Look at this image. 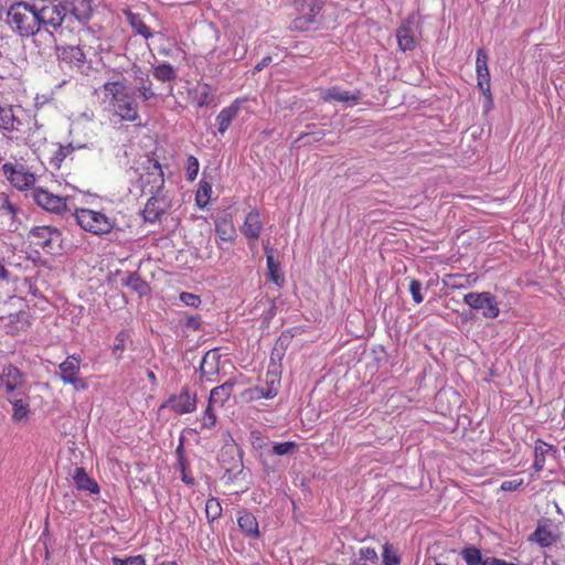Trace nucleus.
Masks as SVG:
<instances>
[{"instance_id": "5fc2aeb1", "label": "nucleus", "mask_w": 565, "mask_h": 565, "mask_svg": "<svg viewBox=\"0 0 565 565\" xmlns=\"http://www.w3.org/2000/svg\"><path fill=\"white\" fill-rule=\"evenodd\" d=\"M131 72H132L134 79L137 83V85L147 84L148 82H151L149 74L146 71H143L140 66H138L137 64L132 65Z\"/></svg>"}, {"instance_id": "79ce46f5", "label": "nucleus", "mask_w": 565, "mask_h": 565, "mask_svg": "<svg viewBox=\"0 0 565 565\" xmlns=\"http://www.w3.org/2000/svg\"><path fill=\"white\" fill-rule=\"evenodd\" d=\"M18 210V206L11 202L9 196L4 192H0V213L8 215L12 221H14Z\"/></svg>"}, {"instance_id": "1a4fd4ad", "label": "nucleus", "mask_w": 565, "mask_h": 565, "mask_svg": "<svg viewBox=\"0 0 565 565\" xmlns=\"http://www.w3.org/2000/svg\"><path fill=\"white\" fill-rule=\"evenodd\" d=\"M2 173L10 184L20 190L24 191L35 183V175L24 164L6 162L2 164Z\"/></svg>"}, {"instance_id": "f704fd0d", "label": "nucleus", "mask_w": 565, "mask_h": 565, "mask_svg": "<svg viewBox=\"0 0 565 565\" xmlns=\"http://www.w3.org/2000/svg\"><path fill=\"white\" fill-rule=\"evenodd\" d=\"M125 285L140 297L150 291L148 282L136 271L128 275Z\"/></svg>"}, {"instance_id": "423d86ee", "label": "nucleus", "mask_w": 565, "mask_h": 565, "mask_svg": "<svg viewBox=\"0 0 565 565\" xmlns=\"http://www.w3.org/2000/svg\"><path fill=\"white\" fill-rule=\"evenodd\" d=\"M62 234L53 226H34L29 233V239L35 247L46 254H54L61 243Z\"/></svg>"}, {"instance_id": "58836bf2", "label": "nucleus", "mask_w": 565, "mask_h": 565, "mask_svg": "<svg viewBox=\"0 0 565 565\" xmlns=\"http://www.w3.org/2000/svg\"><path fill=\"white\" fill-rule=\"evenodd\" d=\"M212 195V184L205 180H201L199 183V188L195 194L196 204L203 209L205 207L210 201Z\"/></svg>"}, {"instance_id": "aec40b11", "label": "nucleus", "mask_w": 565, "mask_h": 565, "mask_svg": "<svg viewBox=\"0 0 565 565\" xmlns=\"http://www.w3.org/2000/svg\"><path fill=\"white\" fill-rule=\"evenodd\" d=\"M9 403L12 405V420L15 423L28 419L30 415V397L23 392H17L12 395H7Z\"/></svg>"}, {"instance_id": "412c9836", "label": "nucleus", "mask_w": 565, "mask_h": 565, "mask_svg": "<svg viewBox=\"0 0 565 565\" xmlns=\"http://www.w3.org/2000/svg\"><path fill=\"white\" fill-rule=\"evenodd\" d=\"M0 129L6 131H23L24 125L14 106L0 103Z\"/></svg>"}, {"instance_id": "a878e982", "label": "nucleus", "mask_w": 565, "mask_h": 565, "mask_svg": "<svg viewBox=\"0 0 565 565\" xmlns=\"http://www.w3.org/2000/svg\"><path fill=\"white\" fill-rule=\"evenodd\" d=\"M242 100L236 98L230 106L224 107L216 117L217 130L220 134H224L232 121L237 117Z\"/></svg>"}, {"instance_id": "a19ab883", "label": "nucleus", "mask_w": 565, "mask_h": 565, "mask_svg": "<svg viewBox=\"0 0 565 565\" xmlns=\"http://www.w3.org/2000/svg\"><path fill=\"white\" fill-rule=\"evenodd\" d=\"M557 448L553 445H550L541 439L536 440L534 447V456L535 459H547L554 458L556 456Z\"/></svg>"}, {"instance_id": "bb28decb", "label": "nucleus", "mask_w": 565, "mask_h": 565, "mask_svg": "<svg viewBox=\"0 0 565 565\" xmlns=\"http://www.w3.org/2000/svg\"><path fill=\"white\" fill-rule=\"evenodd\" d=\"M67 7L68 14L75 18L81 24L87 22L93 14L90 0H72Z\"/></svg>"}, {"instance_id": "0e129e2a", "label": "nucleus", "mask_w": 565, "mask_h": 565, "mask_svg": "<svg viewBox=\"0 0 565 565\" xmlns=\"http://www.w3.org/2000/svg\"><path fill=\"white\" fill-rule=\"evenodd\" d=\"M486 97V110H489L490 108H492L493 106V99H492V94L490 93V98L488 96H484Z\"/></svg>"}, {"instance_id": "774afa93", "label": "nucleus", "mask_w": 565, "mask_h": 565, "mask_svg": "<svg viewBox=\"0 0 565 565\" xmlns=\"http://www.w3.org/2000/svg\"><path fill=\"white\" fill-rule=\"evenodd\" d=\"M161 565H177L174 562H163Z\"/></svg>"}, {"instance_id": "6e6552de", "label": "nucleus", "mask_w": 565, "mask_h": 565, "mask_svg": "<svg viewBox=\"0 0 565 565\" xmlns=\"http://www.w3.org/2000/svg\"><path fill=\"white\" fill-rule=\"evenodd\" d=\"M463 301L470 308L481 311L484 318L494 319L500 313L497 298L489 291L469 292L465 295Z\"/></svg>"}, {"instance_id": "13d9d810", "label": "nucleus", "mask_w": 565, "mask_h": 565, "mask_svg": "<svg viewBox=\"0 0 565 565\" xmlns=\"http://www.w3.org/2000/svg\"><path fill=\"white\" fill-rule=\"evenodd\" d=\"M201 324H202V320L199 315L189 316V317H186V319L183 322L184 327H186L188 329H191L193 331L200 330Z\"/></svg>"}, {"instance_id": "ddd939ff", "label": "nucleus", "mask_w": 565, "mask_h": 565, "mask_svg": "<svg viewBox=\"0 0 565 565\" xmlns=\"http://www.w3.org/2000/svg\"><path fill=\"white\" fill-rule=\"evenodd\" d=\"M25 385L24 373L15 365L9 363L0 371V387H3L7 395L20 392Z\"/></svg>"}, {"instance_id": "a18cd8bd", "label": "nucleus", "mask_w": 565, "mask_h": 565, "mask_svg": "<svg viewBox=\"0 0 565 565\" xmlns=\"http://www.w3.org/2000/svg\"><path fill=\"white\" fill-rule=\"evenodd\" d=\"M462 558L467 565H482L481 552L477 547H467L461 552Z\"/></svg>"}, {"instance_id": "dca6fc26", "label": "nucleus", "mask_w": 565, "mask_h": 565, "mask_svg": "<svg viewBox=\"0 0 565 565\" xmlns=\"http://www.w3.org/2000/svg\"><path fill=\"white\" fill-rule=\"evenodd\" d=\"M263 228L264 224L259 211L256 209L252 210L241 226V232L246 237L249 247H254L256 241L260 237Z\"/></svg>"}, {"instance_id": "052dcab7", "label": "nucleus", "mask_w": 565, "mask_h": 565, "mask_svg": "<svg viewBox=\"0 0 565 565\" xmlns=\"http://www.w3.org/2000/svg\"><path fill=\"white\" fill-rule=\"evenodd\" d=\"M482 565H516L514 563L505 562L497 557H488Z\"/></svg>"}, {"instance_id": "2f4dec72", "label": "nucleus", "mask_w": 565, "mask_h": 565, "mask_svg": "<svg viewBox=\"0 0 565 565\" xmlns=\"http://www.w3.org/2000/svg\"><path fill=\"white\" fill-rule=\"evenodd\" d=\"M237 524L247 535L257 537L259 535L258 522L256 518L247 511L238 513Z\"/></svg>"}, {"instance_id": "f257e3e1", "label": "nucleus", "mask_w": 565, "mask_h": 565, "mask_svg": "<svg viewBox=\"0 0 565 565\" xmlns=\"http://www.w3.org/2000/svg\"><path fill=\"white\" fill-rule=\"evenodd\" d=\"M106 110L115 122H132L142 126L139 104L129 87L121 81H108L103 85Z\"/></svg>"}, {"instance_id": "ea45409f", "label": "nucleus", "mask_w": 565, "mask_h": 565, "mask_svg": "<svg viewBox=\"0 0 565 565\" xmlns=\"http://www.w3.org/2000/svg\"><path fill=\"white\" fill-rule=\"evenodd\" d=\"M297 449L298 445L295 441L271 443L270 456H292Z\"/></svg>"}, {"instance_id": "a211bd4d", "label": "nucleus", "mask_w": 565, "mask_h": 565, "mask_svg": "<svg viewBox=\"0 0 565 565\" xmlns=\"http://www.w3.org/2000/svg\"><path fill=\"white\" fill-rule=\"evenodd\" d=\"M477 85L483 96L490 98V72L488 67V54L484 49L477 51L476 57Z\"/></svg>"}, {"instance_id": "49530a36", "label": "nucleus", "mask_w": 565, "mask_h": 565, "mask_svg": "<svg viewBox=\"0 0 565 565\" xmlns=\"http://www.w3.org/2000/svg\"><path fill=\"white\" fill-rule=\"evenodd\" d=\"M213 404H207L206 409L203 413L201 419V427L204 429H211L216 425V415L212 407Z\"/></svg>"}, {"instance_id": "6e6d98bb", "label": "nucleus", "mask_w": 565, "mask_h": 565, "mask_svg": "<svg viewBox=\"0 0 565 565\" xmlns=\"http://www.w3.org/2000/svg\"><path fill=\"white\" fill-rule=\"evenodd\" d=\"M113 563L114 565H146L145 558L141 555L129 556L124 559L114 557Z\"/></svg>"}, {"instance_id": "de8ad7c7", "label": "nucleus", "mask_w": 565, "mask_h": 565, "mask_svg": "<svg viewBox=\"0 0 565 565\" xmlns=\"http://www.w3.org/2000/svg\"><path fill=\"white\" fill-rule=\"evenodd\" d=\"M214 100L210 85L203 84L198 95V106L204 107L212 104Z\"/></svg>"}, {"instance_id": "f3484780", "label": "nucleus", "mask_w": 565, "mask_h": 565, "mask_svg": "<svg viewBox=\"0 0 565 565\" xmlns=\"http://www.w3.org/2000/svg\"><path fill=\"white\" fill-rule=\"evenodd\" d=\"M142 215L146 222L154 223L166 213L169 207V202L162 193L150 194Z\"/></svg>"}, {"instance_id": "e433bc0d", "label": "nucleus", "mask_w": 565, "mask_h": 565, "mask_svg": "<svg viewBox=\"0 0 565 565\" xmlns=\"http://www.w3.org/2000/svg\"><path fill=\"white\" fill-rule=\"evenodd\" d=\"M153 76L156 79L166 83L173 82L177 77V74L171 64L161 63L153 67Z\"/></svg>"}, {"instance_id": "393cba45", "label": "nucleus", "mask_w": 565, "mask_h": 565, "mask_svg": "<svg viewBox=\"0 0 565 565\" xmlns=\"http://www.w3.org/2000/svg\"><path fill=\"white\" fill-rule=\"evenodd\" d=\"M127 22L132 28L134 32L146 40L153 36L150 26L146 23L145 17L140 13L134 12L131 9L124 10Z\"/></svg>"}, {"instance_id": "7ed1b4c3", "label": "nucleus", "mask_w": 565, "mask_h": 565, "mask_svg": "<svg viewBox=\"0 0 565 565\" xmlns=\"http://www.w3.org/2000/svg\"><path fill=\"white\" fill-rule=\"evenodd\" d=\"M76 224L85 232L104 237L117 228V221L104 210L76 207L73 212Z\"/></svg>"}, {"instance_id": "09e8293b", "label": "nucleus", "mask_w": 565, "mask_h": 565, "mask_svg": "<svg viewBox=\"0 0 565 565\" xmlns=\"http://www.w3.org/2000/svg\"><path fill=\"white\" fill-rule=\"evenodd\" d=\"M200 163L196 157L189 156L186 160V178L190 181L195 180L199 173Z\"/></svg>"}, {"instance_id": "4be33fe9", "label": "nucleus", "mask_w": 565, "mask_h": 565, "mask_svg": "<svg viewBox=\"0 0 565 565\" xmlns=\"http://www.w3.org/2000/svg\"><path fill=\"white\" fill-rule=\"evenodd\" d=\"M221 353L218 349L207 351L201 361L200 374L202 379L207 381L216 375L220 371Z\"/></svg>"}, {"instance_id": "20e7f679", "label": "nucleus", "mask_w": 565, "mask_h": 565, "mask_svg": "<svg viewBox=\"0 0 565 565\" xmlns=\"http://www.w3.org/2000/svg\"><path fill=\"white\" fill-rule=\"evenodd\" d=\"M35 7L41 31L44 29L46 36L55 42L53 32L49 30L53 29L57 31L62 29L63 22L66 21L68 17L67 3L62 0H38ZM60 34H63V30H61Z\"/></svg>"}, {"instance_id": "69168bd1", "label": "nucleus", "mask_w": 565, "mask_h": 565, "mask_svg": "<svg viewBox=\"0 0 565 565\" xmlns=\"http://www.w3.org/2000/svg\"><path fill=\"white\" fill-rule=\"evenodd\" d=\"M533 467L535 471H540L543 468V465H541L540 461H534Z\"/></svg>"}, {"instance_id": "9b49d317", "label": "nucleus", "mask_w": 565, "mask_h": 565, "mask_svg": "<svg viewBox=\"0 0 565 565\" xmlns=\"http://www.w3.org/2000/svg\"><path fill=\"white\" fill-rule=\"evenodd\" d=\"M146 173H141L139 182L143 193H162L164 186V175L162 167L158 160L149 159L145 168Z\"/></svg>"}, {"instance_id": "9d476101", "label": "nucleus", "mask_w": 565, "mask_h": 565, "mask_svg": "<svg viewBox=\"0 0 565 565\" xmlns=\"http://www.w3.org/2000/svg\"><path fill=\"white\" fill-rule=\"evenodd\" d=\"M32 198L40 207L50 213L63 215L70 211L68 196L56 195L41 186L33 189Z\"/></svg>"}, {"instance_id": "5701e85b", "label": "nucleus", "mask_w": 565, "mask_h": 565, "mask_svg": "<svg viewBox=\"0 0 565 565\" xmlns=\"http://www.w3.org/2000/svg\"><path fill=\"white\" fill-rule=\"evenodd\" d=\"M72 478L78 491L87 492L89 494H99L100 488L97 481L90 477L83 468H75Z\"/></svg>"}, {"instance_id": "bf43d9fd", "label": "nucleus", "mask_w": 565, "mask_h": 565, "mask_svg": "<svg viewBox=\"0 0 565 565\" xmlns=\"http://www.w3.org/2000/svg\"><path fill=\"white\" fill-rule=\"evenodd\" d=\"M523 484V479H513L503 481L500 486V489L503 491H515Z\"/></svg>"}, {"instance_id": "4d7b16f0", "label": "nucleus", "mask_w": 565, "mask_h": 565, "mask_svg": "<svg viewBox=\"0 0 565 565\" xmlns=\"http://www.w3.org/2000/svg\"><path fill=\"white\" fill-rule=\"evenodd\" d=\"M188 462L189 461H179L178 469L181 472L182 481L184 483H186V484H191L192 486V484H194L195 479H194V477L192 476L191 471L188 468Z\"/></svg>"}, {"instance_id": "6ab92c4d", "label": "nucleus", "mask_w": 565, "mask_h": 565, "mask_svg": "<svg viewBox=\"0 0 565 565\" xmlns=\"http://www.w3.org/2000/svg\"><path fill=\"white\" fill-rule=\"evenodd\" d=\"M396 39L399 50L403 52L413 51L417 45L414 31V20L406 19L396 30Z\"/></svg>"}, {"instance_id": "f03ea898", "label": "nucleus", "mask_w": 565, "mask_h": 565, "mask_svg": "<svg viewBox=\"0 0 565 565\" xmlns=\"http://www.w3.org/2000/svg\"><path fill=\"white\" fill-rule=\"evenodd\" d=\"M6 22L10 30L20 38L42 34L36 7L25 1L13 2L7 11Z\"/></svg>"}, {"instance_id": "39448f33", "label": "nucleus", "mask_w": 565, "mask_h": 565, "mask_svg": "<svg viewBox=\"0 0 565 565\" xmlns=\"http://www.w3.org/2000/svg\"><path fill=\"white\" fill-rule=\"evenodd\" d=\"M322 6V0H298L296 2L298 15L291 22V30L305 32L315 29L319 22L318 17Z\"/></svg>"}, {"instance_id": "338daca9", "label": "nucleus", "mask_w": 565, "mask_h": 565, "mask_svg": "<svg viewBox=\"0 0 565 565\" xmlns=\"http://www.w3.org/2000/svg\"><path fill=\"white\" fill-rule=\"evenodd\" d=\"M148 377H149L152 382H154V381H156V375H154V373H153L152 371H149V372H148Z\"/></svg>"}, {"instance_id": "603ef678", "label": "nucleus", "mask_w": 565, "mask_h": 565, "mask_svg": "<svg viewBox=\"0 0 565 565\" xmlns=\"http://www.w3.org/2000/svg\"><path fill=\"white\" fill-rule=\"evenodd\" d=\"M359 556L361 561H364V563L371 562L375 564L379 561V555L375 548L369 546L361 547L359 550Z\"/></svg>"}, {"instance_id": "0eeeda50", "label": "nucleus", "mask_w": 565, "mask_h": 565, "mask_svg": "<svg viewBox=\"0 0 565 565\" xmlns=\"http://www.w3.org/2000/svg\"><path fill=\"white\" fill-rule=\"evenodd\" d=\"M81 362L79 355H68L62 363H60V379L64 384H70L75 391H85L88 388V383L81 376Z\"/></svg>"}, {"instance_id": "2eb2a0df", "label": "nucleus", "mask_w": 565, "mask_h": 565, "mask_svg": "<svg viewBox=\"0 0 565 565\" xmlns=\"http://www.w3.org/2000/svg\"><path fill=\"white\" fill-rule=\"evenodd\" d=\"M74 152L72 143L62 145L58 142L47 143L40 156H42L47 164L54 169L60 170L64 160Z\"/></svg>"}, {"instance_id": "c9c22d12", "label": "nucleus", "mask_w": 565, "mask_h": 565, "mask_svg": "<svg viewBox=\"0 0 565 565\" xmlns=\"http://www.w3.org/2000/svg\"><path fill=\"white\" fill-rule=\"evenodd\" d=\"M130 339V333L127 330H120L115 339L114 344L111 347V355L117 360L120 361L122 359V353L126 350V344Z\"/></svg>"}, {"instance_id": "3c124183", "label": "nucleus", "mask_w": 565, "mask_h": 565, "mask_svg": "<svg viewBox=\"0 0 565 565\" xmlns=\"http://www.w3.org/2000/svg\"><path fill=\"white\" fill-rule=\"evenodd\" d=\"M408 290L412 295L413 300L416 303H422L424 300V297L422 295V284L419 280L413 278L409 281Z\"/></svg>"}, {"instance_id": "7c9ffc66", "label": "nucleus", "mask_w": 565, "mask_h": 565, "mask_svg": "<svg viewBox=\"0 0 565 565\" xmlns=\"http://www.w3.org/2000/svg\"><path fill=\"white\" fill-rule=\"evenodd\" d=\"M249 440L253 449L256 452L255 456L270 457L271 441L268 437L255 430L250 433Z\"/></svg>"}, {"instance_id": "c03bdc74", "label": "nucleus", "mask_w": 565, "mask_h": 565, "mask_svg": "<svg viewBox=\"0 0 565 565\" xmlns=\"http://www.w3.org/2000/svg\"><path fill=\"white\" fill-rule=\"evenodd\" d=\"M382 557L384 565H398L401 563V557L397 551L390 543H385L383 545Z\"/></svg>"}, {"instance_id": "864d4df0", "label": "nucleus", "mask_w": 565, "mask_h": 565, "mask_svg": "<svg viewBox=\"0 0 565 565\" xmlns=\"http://www.w3.org/2000/svg\"><path fill=\"white\" fill-rule=\"evenodd\" d=\"M180 300L189 307L198 308L201 305V298L198 295L182 291L179 296Z\"/></svg>"}, {"instance_id": "37998d69", "label": "nucleus", "mask_w": 565, "mask_h": 565, "mask_svg": "<svg viewBox=\"0 0 565 565\" xmlns=\"http://www.w3.org/2000/svg\"><path fill=\"white\" fill-rule=\"evenodd\" d=\"M205 513L209 521H215L222 515V505L218 499L210 498L205 503Z\"/></svg>"}, {"instance_id": "cd10ccee", "label": "nucleus", "mask_w": 565, "mask_h": 565, "mask_svg": "<svg viewBox=\"0 0 565 565\" xmlns=\"http://www.w3.org/2000/svg\"><path fill=\"white\" fill-rule=\"evenodd\" d=\"M25 143L39 156L43 148L47 145L45 132L42 125L34 124V128L30 129L25 137Z\"/></svg>"}, {"instance_id": "4c0bfd02", "label": "nucleus", "mask_w": 565, "mask_h": 565, "mask_svg": "<svg viewBox=\"0 0 565 565\" xmlns=\"http://www.w3.org/2000/svg\"><path fill=\"white\" fill-rule=\"evenodd\" d=\"M275 380L270 381V386L267 388L264 387H253L249 388L246 393L248 394L250 399H260V398H274L278 393V387L274 385Z\"/></svg>"}, {"instance_id": "8fccbe9b", "label": "nucleus", "mask_w": 565, "mask_h": 565, "mask_svg": "<svg viewBox=\"0 0 565 565\" xmlns=\"http://www.w3.org/2000/svg\"><path fill=\"white\" fill-rule=\"evenodd\" d=\"M137 92L143 102H148L157 97V94L152 87V82L137 85Z\"/></svg>"}, {"instance_id": "c756f323", "label": "nucleus", "mask_w": 565, "mask_h": 565, "mask_svg": "<svg viewBox=\"0 0 565 565\" xmlns=\"http://www.w3.org/2000/svg\"><path fill=\"white\" fill-rule=\"evenodd\" d=\"M264 250L266 254V262L268 268L269 278L278 286L284 282L282 276L279 274L280 264L274 257V249L269 246V243L264 246Z\"/></svg>"}, {"instance_id": "4468645a", "label": "nucleus", "mask_w": 565, "mask_h": 565, "mask_svg": "<svg viewBox=\"0 0 565 565\" xmlns=\"http://www.w3.org/2000/svg\"><path fill=\"white\" fill-rule=\"evenodd\" d=\"M196 394L191 393L188 386L181 388L179 394L170 396V398L161 407H169L175 414L183 415L195 411Z\"/></svg>"}, {"instance_id": "e2e57ef3", "label": "nucleus", "mask_w": 565, "mask_h": 565, "mask_svg": "<svg viewBox=\"0 0 565 565\" xmlns=\"http://www.w3.org/2000/svg\"><path fill=\"white\" fill-rule=\"evenodd\" d=\"M8 278V270L6 269L4 265L0 262V279H7Z\"/></svg>"}, {"instance_id": "b1692460", "label": "nucleus", "mask_w": 565, "mask_h": 565, "mask_svg": "<svg viewBox=\"0 0 565 565\" xmlns=\"http://www.w3.org/2000/svg\"><path fill=\"white\" fill-rule=\"evenodd\" d=\"M321 98L324 102H341L349 103L351 105L358 104L361 99V93L359 90L351 93L348 90H341L339 87H330L321 92Z\"/></svg>"}, {"instance_id": "c85d7f7f", "label": "nucleus", "mask_w": 565, "mask_h": 565, "mask_svg": "<svg viewBox=\"0 0 565 565\" xmlns=\"http://www.w3.org/2000/svg\"><path fill=\"white\" fill-rule=\"evenodd\" d=\"M235 384L236 382L231 379L222 385L214 387L210 393V404H218L223 406L231 397Z\"/></svg>"}, {"instance_id": "72a5a7b5", "label": "nucleus", "mask_w": 565, "mask_h": 565, "mask_svg": "<svg viewBox=\"0 0 565 565\" xmlns=\"http://www.w3.org/2000/svg\"><path fill=\"white\" fill-rule=\"evenodd\" d=\"M530 541L537 543L542 547H548L556 542L551 530L544 525H539L530 535Z\"/></svg>"}, {"instance_id": "f8f14e48", "label": "nucleus", "mask_w": 565, "mask_h": 565, "mask_svg": "<svg viewBox=\"0 0 565 565\" xmlns=\"http://www.w3.org/2000/svg\"><path fill=\"white\" fill-rule=\"evenodd\" d=\"M86 45L79 40V43L76 45L72 44H61L56 45V56L57 58L70 65L71 67L82 68L86 63L87 51H85Z\"/></svg>"}, {"instance_id": "473e14b6", "label": "nucleus", "mask_w": 565, "mask_h": 565, "mask_svg": "<svg viewBox=\"0 0 565 565\" xmlns=\"http://www.w3.org/2000/svg\"><path fill=\"white\" fill-rule=\"evenodd\" d=\"M216 236L223 242H233L236 235V228L233 222L223 217L215 222Z\"/></svg>"}, {"instance_id": "680f3d73", "label": "nucleus", "mask_w": 565, "mask_h": 565, "mask_svg": "<svg viewBox=\"0 0 565 565\" xmlns=\"http://www.w3.org/2000/svg\"><path fill=\"white\" fill-rule=\"evenodd\" d=\"M271 62V57L270 56H265L263 57L255 66V70L257 72L264 70L266 66L269 65V63Z\"/></svg>"}]
</instances>
